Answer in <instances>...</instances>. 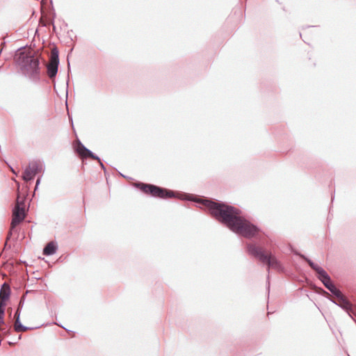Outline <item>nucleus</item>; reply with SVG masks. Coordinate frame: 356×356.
<instances>
[{
	"label": "nucleus",
	"mask_w": 356,
	"mask_h": 356,
	"mask_svg": "<svg viewBox=\"0 0 356 356\" xmlns=\"http://www.w3.org/2000/svg\"><path fill=\"white\" fill-rule=\"evenodd\" d=\"M40 181H41V177H39L37 180H36V183H35V191L38 189V186L40 183Z\"/></svg>",
	"instance_id": "nucleus-18"
},
{
	"label": "nucleus",
	"mask_w": 356,
	"mask_h": 356,
	"mask_svg": "<svg viewBox=\"0 0 356 356\" xmlns=\"http://www.w3.org/2000/svg\"><path fill=\"white\" fill-rule=\"evenodd\" d=\"M27 167L31 168V172L34 176L42 170V165L40 163V162L36 161L30 162Z\"/></svg>",
	"instance_id": "nucleus-13"
},
{
	"label": "nucleus",
	"mask_w": 356,
	"mask_h": 356,
	"mask_svg": "<svg viewBox=\"0 0 356 356\" xmlns=\"http://www.w3.org/2000/svg\"><path fill=\"white\" fill-rule=\"evenodd\" d=\"M10 170H11V171H12L14 174H15V170H13V168L12 167H10Z\"/></svg>",
	"instance_id": "nucleus-23"
},
{
	"label": "nucleus",
	"mask_w": 356,
	"mask_h": 356,
	"mask_svg": "<svg viewBox=\"0 0 356 356\" xmlns=\"http://www.w3.org/2000/svg\"><path fill=\"white\" fill-rule=\"evenodd\" d=\"M19 197L17 199L16 205L13 210V218L10 224V229L15 228L17 225L20 224L26 218V211L24 208V202L23 200L19 201Z\"/></svg>",
	"instance_id": "nucleus-6"
},
{
	"label": "nucleus",
	"mask_w": 356,
	"mask_h": 356,
	"mask_svg": "<svg viewBox=\"0 0 356 356\" xmlns=\"http://www.w3.org/2000/svg\"><path fill=\"white\" fill-rule=\"evenodd\" d=\"M322 291H323V294H324L325 296H328V295H329V293H328L326 291H325V290L322 289Z\"/></svg>",
	"instance_id": "nucleus-21"
},
{
	"label": "nucleus",
	"mask_w": 356,
	"mask_h": 356,
	"mask_svg": "<svg viewBox=\"0 0 356 356\" xmlns=\"http://www.w3.org/2000/svg\"><path fill=\"white\" fill-rule=\"evenodd\" d=\"M327 289H328L331 293L337 298V300L343 296L341 291L337 288L334 284L327 286Z\"/></svg>",
	"instance_id": "nucleus-14"
},
{
	"label": "nucleus",
	"mask_w": 356,
	"mask_h": 356,
	"mask_svg": "<svg viewBox=\"0 0 356 356\" xmlns=\"http://www.w3.org/2000/svg\"><path fill=\"white\" fill-rule=\"evenodd\" d=\"M59 65V52L56 47L52 49L49 62L47 65V71L48 76L52 79H54L58 72Z\"/></svg>",
	"instance_id": "nucleus-7"
},
{
	"label": "nucleus",
	"mask_w": 356,
	"mask_h": 356,
	"mask_svg": "<svg viewBox=\"0 0 356 356\" xmlns=\"http://www.w3.org/2000/svg\"><path fill=\"white\" fill-rule=\"evenodd\" d=\"M299 256L303 259L308 265L316 272L318 274L317 277L318 279L323 283V284L325 286V287L327 289V286L332 285L333 284L330 276L328 275V273L321 266L316 264L313 261H312L310 259L305 257L304 254H298Z\"/></svg>",
	"instance_id": "nucleus-5"
},
{
	"label": "nucleus",
	"mask_w": 356,
	"mask_h": 356,
	"mask_svg": "<svg viewBox=\"0 0 356 356\" xmlns=\"http://www.w3.org/2000/svg\"><path fill=\"white\" fill-rule=\"evenodd\" d=\"M47 1V0H42V1H41L42 4L46 3Z\"/></svg>",
	"instance_id": "nucleus-22"
},
{
	"label": "nucleus",
	"mask_w": 356,
	"mask_h": 356,
	"mask_svg": "<svg viewBox=\"0 0 356 356\" xmlns=\"http://www.w3.org/2000/svg\"><path fill=\"white\" fill-rule=\"evenodd\" d=\"M246 248L247 252L250 255L256 257L261 262L267 264L268 273L270 271V268H274L278 271H282L283 270L280 262L276 259V257L271 254H266L261 248L252 243H248Z\"/></svg>",
	"instance_id": "nucleus-4"
},
{
	"label": "nucleus",
	"mask_w": 356,
	"mask_h": 356,
	"mask_svg": "<svg viewBox=\"0 0 356 356\" xmlns=\"http://www.w3.org/2000/svg\"><path fill=\"white\" fill-rule=\"evenodd\" d=\"M58 250V245L56 241L49 242L43 249V254L50 256L54 254Z\"/></svg>",
	"instance_id": "nucleus-11"
},
{
	"label": "nucleus",
	"mask_w": 356,
	"mask_h": 356,
	"mask_svg": "<svg viewBox=\"0 0 356 356\" xmlns=\"http://www.w3.org/2000/svg\"><path fill=\"white\" fill-rule=\"evenodd\" d=\"M137 187L146 194H149L154 197L166 199L169 197H177L181 200H191V195L186 193L177 194L173 191L151 184L138 183Z\"/></svg>",
	"instance_id": "nucleus-3"
},
{
	"label": "nucleus",
	"mask_w": 356,
	"mask_h": 356,
	"mask_svg": "<svg viewBox=\"0 0 356 356\" xmlns=\"http://www.w3.org/2000/svg\"><path fill=\"white\" fill-rule=\"evenodd\" d=\"M330 301H332L335 305H338L343 309H344L350 316L353 312V305L352 303L345 297L343 295L341 298L338 300L337 302L334 299L330 298Z\"/></svg>",
	"instance_id": "nucleus-10"
},
{
	"label": "nucleus",
	"mask_w": 356,
	"mask_h": 356,
	"mask_svg": "<svg viewBox=\"0 0 356 356\" xmlns=\"http://www.w3.org/2000/svg\"><path fill=\"white\" fill-rule=\"evenodd\" d=\"M0 332H1V334L4 336H7V335H9L10 334V329L9 327H3L2 326L1 327V329H0Z\"/></svg>",
	"instance_id": "nucleus-17"
},
{
	"label": "nucleus",
	"mask_w": 356,
	"mask_h": 356,
	"mask_svg": "<svg viewBox=\"0 0 356 356\" xmlns=\"http://www.w3.org/2000/svg\"><path fill=\"white\" fill-rule=\"evenodd\" d=\"M98 162L99 163V165H100L102 169L105 171L106 170V168H105L104 165L102 163V161L100 160V161H98Z\"/></svg>",
	"instance_id": "nucleus-20"
},
{
	"label": "nucleus",
	"mask_w": 356,
	"mask_h": 356,
	"mask_svg": "<svg viewBox=\"0 0 356 356\" xmlns=\"http://www.w3.org/2000/svg\"><path fill=\"white\" fill-rule=\"evenodd\" d=\"M267 290H268V293L269 294V292H270L269 275H268V277H267Z\"/></svg>",
	"instance_id": "nucleus-19"
},
{
	"label": "nucleus",
	"mask_w": 356,
	"mask_h": 356,
	"mask_svg": "<svg viewBox=\"0 0 356 356\" xmlns=\"http://www.w3.org/2000/svg\"><path fill=\"white\" fill-rule=\"evenodd\" d=\"M13 327H14V330L15 332H26L27 330H34V329H37L39 327H27V326H25V325L22 324V323L20 321V319H16V321L14 323Z\"/></svg>",
	"instance_id": "nucleus-12"
},
{
	"label": "nucleus",
	"mask_w": 356,
	"mask_h": 356,
	"mask_svg": "<svg viewBox=\"0 0 356 356\" xmlns=\"http://www.w3.org/2000/svg\"><path fill=\"white\" fill-rule=\"evenodd\" d=\"M197 202L204 205L218 221L232 232L246 238L256 237L261 241L259 235L261 232V229L244 218L240 209L222 202L208 199H200Z\"/></svg>",
	"instance_id": "nucleus-1"
},
{
	"label": "nucleus",
	"mask_w": 356,
	"mask_h": 356,
	"mask_svg": "<svg viewBox=\"0 0 356 356\" xmlns=\"http://www.w3.org/2000/svg\"><path fill=\"white\" fill-rule=\"evenodd\" d=\"M24 303V297H22L21 298V300H19L18 307H17V308L15 312V314H14L15 321H16V319H20L21 311L23 307Z\"/></svg>",
	"instance_id": "nucleus-15"
},
{
	"label": "nucleus",
	"mask_w": 356,
	"mask_h": 356,
	"mask_svg": "<svg viewBox=\"0 0 356 356\" xmlns=\"http://www.w3.org/2000/svg\"><path fill=\"white\" fill-rule=\"evenodd\" d=\"M75 151L82 159L90 157L94 160L100 161V158L95 154L91 150L86 147L79 140Z\"/></svg>",
	"instance_id": "nucleus-8"
},
{
	"label": "nucleus",
	"mask_w": 356,
	"mask_h": 356,
	"mask_svg": "<svg viewBox=\"0 0 356 356\" xmlns=\"http://www.w3.org/2000/svg\"><path fill=\"white\" fill-rule=\"evenodd\" d=\"M10 286L7 282H4L0 289V306L1 308H4L6 306V302L8 300L10 296Z\"/></svg>",
	"instance_id": "nucleus-9"
},
{
	"label": "nucleus",
	"mask_w": 356,
	"mask_h": 356,
	"mask_svg": "<svg viewBox=\"0 0 356 356\" xmlns=\"http://www.w3.org/2000/svg\"><path fill=\"white\" fill-rule=\"evenodd\" d=\"M18 64L20 66L23 74L31 81H40V58L31 51L21 52L19 56Z\"/></svg>",
	"instance_id": "nucleus-2"
},
{
	"label": "nucleus",
	"mask_w": 356,
	"mask_h": 356,
	"mask_svg": "<svg viewBox=\"0 0 356 356\" xmlns=\"http://www.w3.org/2000/svg\"><path fill=\"white\" fill-rule=\"evenodd\" d=\"M35 176L32 175L31 172V168L26 167L24 171L22 179L25 181H29L33 179Z\"/></svg>",
	"instance_id": "nucleus-16"
}]
</instances>
